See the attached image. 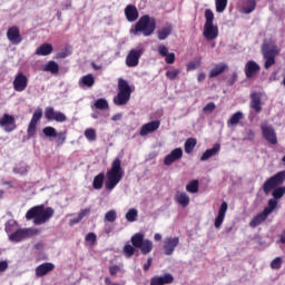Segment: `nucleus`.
I'll list each match as a JSON object with an SVG mask.
<instances>
[{
    "instance_id": "1",
    "label": "nucleus",
    "mask_w": 285,
    "mask_h": 285,
    "mask_svg": "<svg viewBox=\"0 0 285 285\" xmlns=\"http://www.w3.org/2000/svg\"><path fill=\"white\" fill-rule=\"evenodd\" d=\"M145 235L142 233H136L134 236H131V244H126L124 246V253L125 256L130 259L132 255H135V248H139L141 255H148L149 253H153V240L145 239Z\"/></svg>"
},
{
    "instance_id": "2",
    "label": "nucleus",
    "mask_w": 285,
    "mask_h": 285,
    "mask_svg": "<svg viewBox=\"0 0 285 285\" xmlns=\"http://www.w3.org/2000/svg\"><path fill=\"white\" fill-rule=\"evenodd\" d=\"M156 30H157V20L155 19V17H150L149 14H144L130 28L129 32L130 35H134V37H139V35H141L142 37H151V35H155Z\"/></svg>"
},
{
    "instance_id": "3",
    "label": "nucleus",
    "mask_w": 285,
    "mask_h": 285,
    "mask_svg": "<svg viewBox=\"0 0 285 285\" xmlns=\"http://www.w3.org/2000/svg\"><path fill=\"white\" fill-rule=\"evenodd\" d=\"M52 217H55V208L46 207V205L33 206L26 213L27 222L33 219L36 226L48 224Z\"/></svg>"
},
{
    "instance_id": "4",
    "label": "nucleus",
    "mask_w": 285,
    "mask_h": 285,
    "mask_svg": "<svg viewBox=\"0 0 285 285\" xmlns=\"http://www.w3.org/2000/svg\"><path fill=\"white\" fill-rule=\"evenodd\" d=\"M124 168L121 167V159L115 158L111 163V168L107 170L106 177L107 180L105 181L106 190H115L117 185L121 179H124Z\"/></svg>"
},
{
    "instance_id": "5",
    "label": "nucleus",
    "mask_w": 285,
    "mask_h": 285,
    "mask_svg": "<svg viewBox=\"0 0 285 285\" xmlns=\"http://www.w3.org/2000/svg\"><path fill=\"white\" fill-rule=\"evenodd\" d=\"M205 24L203 37L207 39V41H215L219 37V28L215 26V13L210 9L205 10Z\"/></svg>"
},
{
    "instance_id": "6",
    "label": "nucleus",
    "mask_w": 285,
    "mask_h": 285,
    "mask_svg": "<svg viewBox=\"0 0 285 285\" xmlns=\"http://www.w3.org/2000/svg\"><path fill=\"white\" fill-rule=\"evenodd\" d=\"M282 52V49L273 42V43H263L262 46V55L263 59L265 60L264 68L265 70H268L269 68H273L275 66L277 57H279V53Z\"/></svg>"
},
{
    "instance_id": "7",
    "label": "nucleus",
    "mask_w": 285,
    "mask_h": 285,
    "mask_svg": "<svg viewBox=\"0 0 285 285\" xmlns=\"http://www.w3.org/2000/svg\"><path fill=\"white\" fill-rule=\"evenodd\" d=\"M132 95V89L128 81L120 78L118 80V94L114 97L115 106H126L130 101V96Z\"/></svg>"
},
{
    "instance_id": "8",
    "label": "nucleus",
    "mask_w": 285,
    "mask_h": 285,
    "mask_svg": "<svg viewBox=\"0 0 285 285\" xmlns=\"http://www.w3.org/2000/svg\"><path fill=\"white\" fill-rule=\"evenodd\" d=\"M285 181V170L278 171L276 175L269 177L263 184V191L265 195H271V191L276 189L278 186H282Z\"/></svg>"
},
{
    "instance_id": "9",
    "label": "nucleus",
    "mask_w": 285,
    "mask_h": 285,
    "mask_svg": "<svg viewBox=\"0 0 285 285\" xmlns=\"http://www.w3.org/2000/svg\"><path fill=\"white\" fill-rule=\"evenodd\" d=\"M37 235V230L32 228H20L9 235L10 242L14 244H19V242H23V239H28V237H33Z\"/></svg>"
},
{
    "instance_id": "10",
    "label": "nucleus",
    "mask_w": 285,
    "mask_h": 285,
    "mask_svg": "<svg viewBox=\"0 0 285 285\" xmlns=\"http://www.w3.org/2000/svg\"><path fill=\"white\" fill-rule=\"evenodd\" d=\"M144 52H145L144 48L129 50L125 60L126 67L137 68V66H139V60L141 59V56L144 55Z\"/></svg>"
},
{
    "instance_id": "11",
    "label": "nucleus",
    "mask_w": 285,
    "mask_h": 285,
    "mask_svg": "<svg viewBox=\"0 0 285 285\" xmlns=\"http://www.w3.org/2000/svg\"><path fill=\"white\" fill-rule=\"evenodd\" d=\"M45 118L47 121H57V124H63L65 121H68L66 114L56 111L55 107H46Z\"/></svg>"
},
{
    "instance_id": "12",
    "label": "nucleus",
    "mask_w": 285,
    "mask_h": 285,
    "mask_svg": "<svg viewBox=\"0 0 285 285\" xmlns=\"http://www.w3.org/2000/svg\"><path fill=\"white\" fill-rule=\"evenodd\" d=\"M41 117H43V109H36L27 128L28 137H35L37 135V125L41 121Z\"/></svg>"
},
{
    "instance_id": "13",
    "label": "nucleus",
    "mask_w": 285,
    "mask_h": 285,
    "mask_svg": "<svg viewBox=\"0 0 285 285\" xmlns=\"http://www.w3.org/2000/svg\"><path fill=\"white\" fill-rule=\"evenodd\" d=\"M261 130L264 139L272 144V146H277V132H275V128L268 124L261 125Z\"/></svg>"
},
{
    "instance_id": "14",
    "label": "nucleus",
    "mask_w": 285,
    "mask_h": 285,
    "mask_svg": "<svg viewBox=\"0 0 285 285\" xmlns=\"http://www.w3.org/2000/svg\"><path fill=\"white\" fill-rule=\"evenodd\" d=\"M0 127L4 128L6 132H14V129L17 128V120L14 119V116L3 114L0 118Z\"/></svg>"
},
{
    "instance_id": "15",
    "label": "nucleus",
    "mask_w": 285,
    "mask_h": 285,
    "mask_svg": "<svg viewBox=\"0 0 285 285\" xmlns=\"http://www.w3.org/2000/svg\"><path fill=\"white\" fill-rule=\"evenodd\" d=\"M179 246V237H166L163 242L164 255L170 257L175 249Z\"/></svg>"
},
{
    "instance_id": "16",
    "label": "nucleus",
    "mask_w": 285,
    "mask_h": 285,
    "mask_svg": "<svg viewBox=\"0 0 285 285\" xmlns=\"http://www.w3.org/2000/svg\"><path fill=\"white\" fill-rule=\"evenodd\" d=\"M7 39L12 43L13 46H19L21 41H23V38L21 37V31L19 30V27L12 26L7 30Z\"/></svg>"
},
{
    "instance_id": "17",
    "label": "nucleus",
    "mask_w": 285,
    "mask_h": 285,
    "mask_svg": "<svg viewBox=\"0 0 285 285\" xmlns=\"http://www.w3.org/2000/svg\"><path fill=\"white\" fill-rule=\"evenodd\" d=\"M26 88H28V77L22 71H19L13 80V89L16 92H23Z\"/></svg>"
},
{
    "instance_id": "18",
    "label": "nucleus",
    "mask_w": 285,
    "mask_h": 285,
    "mask_svg": "<svg viewBox=\"0 0 285 285\" xmlns=\"http://www.w3.org/2000/svg\"><path fill=\"white\" fill-rule=\"evenodd\" d=\"M161 126V121L159 120H153L141 126L140 128V137H146V135H150V132H155L159 130V127Z\"/></svg>"
},
{
    "instance_id": "19",
    "label": "nucleus",
    "mask_w": 285,
    "mask_h": 285,
    "mask_svg": "<svg viewBox=\"0 0 285 285\" xmlns=\"http://www.w3.org/2000/svg\"><path fill=\"white\" fill-rule=\"evenodd\" d=\"M181 157H184V150L181 148H176L164 158V165L173 166V164H175V161H179Z\"/></svg>"
},
{
    "instance_id": "20",
    "label": "nucleus",
    "mask_w": 285,
    "mask_h": 285,
    "mask_svg": "<svg viewBox=\"0 0 285 285\" xmlns=\"http://www.w3.org/2000/svg\"><path fill=\"white\" fill-rule=\"evenodd\" d=\"M227 210H228V203L223 202L220 204L218 215L215 218V223H214L215 228H222V224H224V219H226Z\"/></svg>"
},
{
    "instance_id": "21",
    "label": "nucleus",
    "mask_w": 285,
    "mask_h": 285,
    "mask_svg": "<svg viewBox=\"0 0 285 285\" xmlns=\"http://www.w3.org/2000/svg\"><path fill=\"white\" fill-rule=\"evenodd\" d=\"M125 17L129 23H135L139 19V10L135 4H128L125 8Z\"/></svg>"
},
{
    "instance_id": "22",
    "label": "nucleus",
    "mask_w": 285,
    "mask_h": 285,
    "mask_svg": "<svg viewBox=\"0 0 285 285\" xmlns=\"http://www.w3.org/2000/svg\"><path fill=\"white\" fill-rule=\"evenodd\" d=\"M259 70H261V67L254 60L247 61L245 65L246 79H253V77H255V75H257Z\"/></svg>"
},
{
    "instance_id": "23",
    "label": "nucleus",
    "mask_w": 285,
    "mask_h": 285,
    "mask_svg": "<svg viewBox=\"0 0 285 285\" xmlns=\"http://www.w3.org/2000/svg\"><path fill=\"white\" fill-rule=\"evenodd\" d=\"M55 271V264L52 263H42L36 268V277H46L48 273Z\"/></svg>"
},
{
    "instance_id": "24",
    "label": "nucleus",
    "mask_w": 285,
    "mask_h": 285,
    "mask_svg": "<svg viewBox=\"0 0 285 285\" xmlns=\"http://www.w3.org/2000/svg\"><path fill=\"white\" fill-rule=\"evenodd\" d=\"M250 108L255 110V112H262V94L253 92L250 94Z\"/></svg>"
},
{
    "instance_id": "25",
    "label": "nucleus",
    "mask_w": 285,
    "mask_h": 285,
    "mask_svg": "<svg viewBox=\"0 0 285 285\" xmlns=\"http://www.w3.org/2000/svg\"><path fill=\"white\" fill-rule=\"evenodd\" d=\"M222 150V145L215 144L213 148L207 149L202 156L200 161H208L210 157H215Z\"/></svg>"
},
{
    "instance_id": "26",
    "label": "nucleus",
    "mask_w": 285,
    "mask_h": 285,
    "mask_svg": "<svg viewBox=\"0 0 285 285\" xmlns=\"http://www.w3.org/2000/svg\"><path fill=\"white\" fill-rule=\"evenodd\" d=\"M226 70H228V65L224 62L215 65V67L209 71V79L219 77V75H223V72H226Z\"/></svg>"
},
{
    "instance_id": "27",
    "label": "nucleus",
    "mask_w": 285,
    "mask_h": 285,
    "mask_svg": "<svg viewBox=\"0 0 285 285\" xmlns=\"http://www.w3.org/2000/svg\"><path fill=\"white\" fill-rule=\"evenodd\" d=\"M52 50H55L52 45L45 42L40 47L37 48L36 55L38 57H48V55H52Z\"/></svg>"
},
{
    "instance_id": "28",
    "label": "nucleus",
    "mask_w": 285,
    "mask_h": 285,
    "mask_svg": "<svg viewBox=\"0 0 285 285\" xmlns=\"http://www.w3.org/2000/svg\"><path fill=\"white\" fill-rule=\"evenodd\" d=\"M266 219H268V214H266V212L263 210L249 222V226L250 228H257V226H259V224H263V222H266Z\"/></svg>"
},
{
    "instance_id": "29",
    "label": "nucleus",
    "mask_w": 285,
    "mask_h": 285,
    "mask_svg": "<svg viewBox=\"0 0 285 285\" xmlns=\"http://www.w3.org/2000/svg\"><path fill=\"white\" fill-rule=\"evenodd\" d=\"M80 88H92L95 86V76L92 73L82 76L79 80Z\"/></svg>"
},
{
    "instance_id": "30",
    "label": "nucleus",
    "mask_w": 285,
    "mask_h": 285,
    "mask_svg": "<svg viewBox=\"0 0 285 285\" xmlns=\"http://www.w3.org/2000/svg\"><path fill=\"white\" fill-rule=\"evenodd\" d=\"M175 199H176L177 204L183 206V208H186V206H188V204H190V197L187 196V194L184 191H177L175 195Z\"/></svg>"
},
{
    "instance_id": "31",
    "label": "nucleus",
    "mask_w": 285,
    "mask_h": 285,
    "mask_svg": "<svg viewBox=\"0 0 285 285\" xmlns=\"http://www.w3.org/2000/svg\"><path fill=\"white\" fill-rule=\"evenodd\" d=\"M42 70L43 72H50L51 75H59V63L55 60H50L42 67Z\"/></svg>"
},
{
    "instance_id": "32",
    "label": "nucleus",
    "mask_w": 285,
    "mask_h": 285,
    "mask_svg": "<svg viewBox=\"0 0 285 285\" xmlns=\"http://www.w3.org/2000/svg\"><path fill=\"white\" fill-rule=\"evenodd\" d=\"M104 179H106V174L100 173L94 177L92 188L95 190H101L104 188Z\"/></svg>"
},
{
    "instance_id": "33",
    "label": "nucleus",
    "mask_w": 285,
    "mask_h": 285,
    "mask_svg": "<svg viewBox=\"0 0 285 285\" xmlns=\"http://www.w3.org/2000/svg\"><path fill=\"white\" fill-rule=\"evenodd\" d=\"M170 35H173V26L164 27L157 31L159 41H166V38L170 37Z\"/></svg>"
},
{
    "instance_id": "34",
    "label": "nucleus",
    "mask_w": 285,
    "mask_h": 285,
    "mask_svg": "<svg viewBox=\"0 0 285 285\" xmlns=\"http://www.w3.org/2000/svg\"><path fill=\"white\" fill-rule=\"evenodd\" d=\"M196 146H197V138H188L184 145L185 153L187 155H191Z\"/></svg>"
},
{
    "instance_id": "35",
    "label": "nucleus",
    "mask_w": 285,
    "mask_h": 285,
    "mask_svg": "<svg viewBox=\"0 0 285 285\" xmlns=\"http://www.w3.org/2000/svg\"><path fill=\"white\" fill-rule=\"evenodd\" d=\"M94 108H96V110H108L110 106L108 105V100H106V98H99L95 101Z\"/></svg>"
},
{
    "instance_id": "36",
    "label": "nucleus",
    "mask_w": 285,
    "mask_h": 285,
    "mask_svg": "<svg viewBox=\"0 0 285 285\" xmlns=\"http://www.w3.org/2000/svg\"><path fill=\"white\" fill-rule=\"evenodd\" d=\"M242 119H244V114L242 111H237L229 118L227 124L228 126H237Z\"/></svg>"
},
{
    "instance_id": "37",
    "label": "nucleus",
    "mask_w": 285,
    "mask_h": 285,
    "mask_svg": "<svg viewBox=\"0 0 285 285\" xmlns=\"http://www.w3.org/2000/svg\"><path fill=\"white\" fill-rule=\"evenodd\" d=\"M186 190L187 193H199V180L195 179V180H190L187 185H186Z\"/></svg>"
},
{
    "instance_id": "38",
    "label": "nucleus",
    "mask_w": 285,
    "mask_h": 285,
    "mask_svg": "<svg viewBox=\"0 0 285 285\" xmlns=\"http://www.w3.org/2000/svg\"><path fill=\"white\" fill-rule=\"evenodd\" d=\"M257 8V2L255 0H246V6L243 8L245 14H250Z\"/></svg>"
},
{
    "instance_id": "39",
    "label": "nucleus",
    "mask_w": 285,
    "mask_h": 285,
    "mask_svg": "<svg viewBox=\"0 0 285 285\" xmlns=\"http://www.w3.org/2000/svg\"><path fill=\"white\" fill-rule=\"evenodd\" d=\"M275 208H277V200L271 198L267 203V207H265L263 212H265V215H271Z\"/></svg>"
},
{
    "instance_id": "40",
    "label": "nucleus",
    "mask_w": 285,
    "mask_h": 285,
    "mask_svg": "<svg viewBox=\"0 0 285 285\" xmlns=\"http://www.w3.org/2000/svg\"><path fill=\"white\" fill-rule=\"evenodd\" d=\"M138 215H139V212H137L136 208H131L126 213L125 217L127 222L132 223V222H137Z\"/></svg>"
},
{
    "instance_id": "41",
    "label": "nucleus",
    "mask_w": 285,
    "mask_h": 285,
    "mask_svg": "<svg viewBox=\"0 0 285 285\" xmlns=\"http://www.w3.org/2000/svg\"><path fill=\"white\" fill-rule=\"evenodd\" d=\"M215 6H216V12L222 13L228 7V0H216Z\"/></svg>"
},
{
    "instance_id": "42",
    "label": "nucleus",
    "mask_w": 285,
    "mask_h": 285,
    "mask_svg": "<svg viewBox=\"0 0 285 285\" xmlns=\"http://www.w3.org/2000/svg\"><path fill=\"white\" fill-rule=\"evenodd\" d=\"M85 137L88 141H97V131L92 128H87L85 130Z\"/></svg>"
},
{
    "instance_id": "43",
    "label": "nucleus",
    "mask_w": 285,
    "mask_h": 285,
    "mask_svg": "<svg viewBox=\"0 0 285 285\" xmlns=\"http://www.w3.org/2000/svg\"><path fill=\"white\" fill-rule=\"evenodd\" d=\"M285 195V186L283 187H276L273 191H272V196L274 197V199H282V197H284Z\"/></svg>"
},
{
    "instance_id": "44",
    "label": "nucleus",
    "mask_w": 285,
    "mask_h": 285,
    "mask_svg": "<svg viewBox=\"0 0 285 285\" xmlns=\"http://www.w3.org/2000/svg\"><path fill=\"white\" fill-rule=\"evenodd\" d=\"M105 222H109L112 224L114 222H117V210L110 209L105 214Z\"/></svg>"
},
{
    "instance_id": "45",
    "label": "nucleus",
    "mask_w": 285,
    "mask_h": 285,
    "mask_svg": "<svg viewBox=\"0 0 285 285\" xmlns=\"http://www.w3.org/2000/svg\"><path fill=\"white\" fill-rule=\"evenodd\" d=\"M55 137H56L57 146H63L66 144V139H67L66 131L57 132Z\"/></svg>"
},
{
    "instance_id": "46",
    "label": "nucleus",
    "mask_w": 285,
    "mask_h": 285,
    "mask_svg": "<svg viewBox=\"0 0 285 285\" xmlns=\"http://www.w3.org/2000/svg\"><path fill=\"white\" fill-rule=\"evenodd\" d=\"M179 72H181L179 69L168 70L165 73V77L169 79V81H175L177 77H179Z\"/></svg>"
},
{
    "instance_id": "47",
    "label": "nucleus",
    "mask_w": 285,
    "mask_h": 285,
    "mask_svg": "<svg viewBox=\"0 0 285 285\" xmlns=\"http://www.w3.org/2000/svg\"><path fill=\"white\" fill-rule=\"evenodd\" d=\"M42 132L45 135V137H57V129H55V127H45L42 129Z\"/></svg>"
},
{
    "instance_id": "48",
    "label": "nucleus",
    "mask_w": 285,
    "mask_h": 285,
    "mask_svg": "<svg viewBox=\"0 0 285 285\" xmlns=\"http://www.w3.org/2000/svg\"><path fill=\"white\" fill-rule=\"evenodd\" d=\"M85 240L90 244V246H95L97 244V234L90 232L86 235Z\"/></svg>"
},
{
    "instance_id": "49",
    "label": "nucleus",
    "mask_w": 285,
    "mask_h": 285,
    "mask_svg": "<svg viewBox=\"0 0 285 285\" xmlns=\"http://www.w3.org/2000/svg\"><path fill=\"white\" fill-rule=\"evenodd\" d=\"M272 271H279L282 268V257H276L271 262Z\"/></svg>"
},
{
    "instance_id": "50",
    "label": "nucleus",
    "mask_w": 285,
    "mask_h": 285,
    "mask_svg": "<svg viewBox=\"0 0 285 285\" xmlns=\"http://www.w3.org/2000/svg\"><path fill=\"white\" fill-rule=\"evenodd\" d=\"M158 53L160 55V57H165L168 56L170 52H168V47H166L165 45H159Z\"/></svg>"
},
{
    "instance_id": "51",
    "label": "nucleus",
    "mask_w": 285,
    "mask_h": 285,
    "mask_svg": "<svg viewBox=\"0 0 285 285\" xmlns=\"http://www.w3.org/2000/svg\"><path fill=\"white\" fill-rule=\"evenodd\" d=\"M175 59H176L175 52H169V53H167V56H165V61L169 66H171V63H175Z\"/></svg>"
},
{
    "instance_id": "52",
    "label": "nucleus",
    "mask_w": 285,
    "mask_h": 285,
    "mask_svg": "<svg viewBox=\"0 0 285 285\" xmlns=\"http://www.w3.org/2000/svg\"><path fill=\"white\" fill-rule=\"evenodd\" d=\"M13 173H16L17 175H28V167L26 166L16 167L13 169Z\"/></svg>"
},
{
    "instance_id": "53",
    "label": "nucleus",
    "mask_w": 285,
    "mask_h": 285,
    "mask_svg": "<svg viewBox=\"0 0 285 285\" xmlns=\"http://www.w3.org/2000/svg\"><path fill=\"white\" fill-rule=\"evenodd\" d=\"M246 137L244 138V141H254L255 140V131L253 129H248L246 131Z\"/></svg>"
},
{
    "instance_id": "54",
    "label": "nucleus",
    "mask_w": 285,
    "mask_h": 285,
    "mask_svg": "<svg viewBox=\"0 0 285 285\" xmlns=\"http://www.w3.org/2000/svg\"><path fill=\"white\" fill-rule=\"evenodd\" d=\"M90 210H91L90 207L81 209L78 214L79 219L81 220L83 219V217H88V215H90Z\"/></svg>"
},
{
    "instance_id": "55",
    "label": "nucleus",
    "mask_w": 285,
    "mask_h": 285,
    "mask_svg": "<svg viewBox=\"0 0 285 285\" xmlns=\"http://www.w3.org/2000/svg\"><path fill=\"white\" fill-rule=\"evenodd\" d=\"M187 72H190L193 70H197V68H199V62H189L187 66Z\"/></svg>"
},
{
    "instance_id": "56",
    "label": "nucleus",
    "mask_w": 285,
    "mask_h": 285,
    "mask_svg": "<svg viewBox=\"0 0 285 285\" xmlns=\"http://www.w3.org/2000/svg\"><path fill=\"white\" fill-rule=\"evenodd\" d=\"M237 82V72H234L227 81V86H235Z\"/></svg>"
},
{
    "instance_id": "57",
    "label": "nucleus",
    "mask_w": 285,
    "mask_h": 285,
    "mask_svg": "<svg viewBox=\"0 0 285 285\" xmlns=\"http://www.w3.org/2000/svg\"><path fill=\"white\" fill-rule=\"evenodd\" d=\"M216 106L215 102H208L205 107H204V111L205 112H213V110H215Z\"/></svg>"
},
{
    "instance_id": "58",
    "label": "nucleus",
    "mask_w": 285,
    "mask_h": 285,
    "mask_svg": "<svg viewBox=\"0 0 285 285\" xmlns=\"http://www.w3.org/2000/svg\"><path fill=\"white\" fill-rule=\"evenodd\" d=\"M151 266H153V257H148L147 263L142 266L145 273H147V271H150Z\"/></svg>"
},
{
    "instance_id": "59",
    "label": "nucleus",
    "mask_w": 285,
    "mask_h": 285,
    "mask_svg": "<svg viewBox=\"0 0 285 285\" xmlns=\"http://www.w3.org/2000/svg\"><path fill=\"white\" fill-rule=\"evenodd\" d=\"M6 271H8V262L1 261L0 262V273H6Z\"/></svg>"
},
{
    "instance_id": "60",
    "label": "nucleus",
    "mask_w": 285,
    "mask_h": 285,
    "mask_svg": "<svg viewBox=\"0 0 285 285\" xmlns=\"http://www.w3.org/2000/svg\"><path fill=\"white\" fill-rule=\"evenodd\" d=\"M109 273H110V275H117L119 273V266H117V265L110 266Z\"/></svg>"
},
{
    "instance_id": "61",
    "label": "nucleus",
    "mask_w": 285,
    "mask_h": 285,
    "mask_svg": "<svg viewBox=\"0 0 285 285\" xmlns=\"http://www.w3.org/2000/svg\"><path fill=\"white\" fill-rule=\"evenodd\" d=\"M124 114H116L111 117V121H121Z\"/></svg>"
},
{
    "instance_id": "62",
    "label": "nucleus",
    "mask_w": 285,
    "mask_h": 285,
    "mask_svg": "<svg viewBox=\"0 0 285 285\" xmlns=\"http://www.w3.org/2000/svg\"><path fill=\"white\" fill-rule=\"evenodd\" d=\"M205 80H206V73L204 72L198 73L197 81L202 83V81H205Z\"/></svg>"
},
{
    "instance_id": "63",
    "label": "nucleus",
    "mask_w": 285,
    "mask_h": 285,
    "mask_svg": "<svg viewBox=\"0 0 285 285\" xmlns=\"http://www.w3.org/2000/svg\"><path fill=\"white\" fill-rule=\"evenodd\" d=\"M79 222H81V220L79 219V216H77V217L72 218V219L69 222V224H70V226H75V224H79Z\"/></svg>"
},
{
    "instance_id": "64",
    "label": "nucleus",
    "mask_w": 285,
    "mask_h": 285,
    "mask_svg": "<svg viewBox=\"0 0 285 285\" xmlns=\"http://www.w3.org/2000/svg\"><path fill=\"white\" fill-rule=\"evenodd\" d=\"M155 242H161V234L157 233L154 236Z\"/></svg>"
}]
</instances>
